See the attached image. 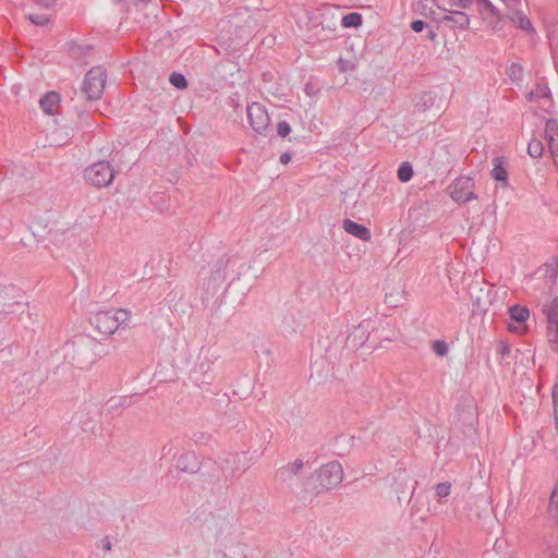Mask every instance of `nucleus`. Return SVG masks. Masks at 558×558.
Returning <instances> with one entry per match:
<instances>
[{"label":"nucleus","mask_w":558,"mask_h":558,"mask_svg":"<svg viewBox=\"0 0 558 558\" xmlns=\"http://www.w3.org/2000/svg\"><path fill=\"white\" fill-rule=\"evenodd\" d=\"M434 0H421L418 2V10L425 17L432 19L433 21L439 23V17H441V14L434 10Z\"/></svg>","instance_id":"4be33fe9"},{"label":"nucleus","mask_w":558,"mask_h":558,"mask_svg":"<svg viewBox=\"0 0 558 558\" xmlns=\"http://www.w3.org/2000/svg\"><path fill=\"white\" fill-rule=\"evenodd\" d=\"M318 352H324V357L330 363L340 359L347 350L345 337L337 330H331L326 337H320L315 345Z\"/></svg>","instance_id":"20e7f679"},{"label":"nucleus","mask_w":558,"mask_h":558,"mask_svg":"<svg viewBox=\"0 0 558 558\" xmlns=\"http://www.w3.org/2000/svg\"><path fill=\"white\" fill-rule=\"evenodd\" d=\"M133 404L132 396H120L110 398L105 404L107 415L117 416L121 414L122 409Z\"/></svg>","instance_id":"2eb2a0df"},{"label":"nucleus","mask_w":558,"mask_h":558,"mask_svg":"<svg viewBox=\"0 0 558 558\" xmlns=\"http://www.w3.org/2000/svg\"><path fill=\"white\" fill-rule=\"evenodd\" d=\"M472 0H450V3L462 9H466L472 4Z\"/></svg>","instance_id":"c03bdc74"},{"label":"nucleus","mask_w":558,"mask_h":558,"mask_svg":"<svg viewBox=\"0 0 558 558\" xmlns=\"http://www.w3.org/2000/svg\"><path fill=\"white\" fill-rule=\"evenodd\" d=\"M27 19L37 26H45L50 21L49 16L46 14H28Z\"/></svg>","instance_id":"2f4dec72"},{"label":"nucleus","mask_w":558,"mask_h":558,"mask_svg":"<svg viewBox=\"0 0 558 558\" xmlns=\"http://www.w3.org/2000/svg\"><path fill=\"white\" fill-rule=\"evenodd\" d=\"M481 7V12H488L492 16L497 17V23L501 20L499 10L489 0H476Z\"/></svg>","instance_id":"cd10ccee"},{"label":"nucleus","mask_w":558,"mask_h":558,"mask_svg":"<svg viewBox=\"0 0 558 558\" xmlns=\"http://www.w3.org/2000/svg\"><path fill=\"white\" fill-rule=\"evenodd\" d=\"M509 316L512 322L525 328V323L530 317V311L525 306L514 304L509 308Z\"/></svg>","instance_id":"412c9836"},{"label":"nucleus","mask_w":558,"mask_h":558,"mask_svg":"<svg viewBox=\"0 0 558 558\" xmlns=\"http://www.w3.org/2000/svg\"><path fill=\"white\" fill-rule=\"evenodd\" d=\"M60 102V95L57 92H48L44 95L39 101L40 108L45 113L49 116H53L56 112V108Z\"/></svg>","instance_id":"6ab92c4d"},{"label":"nucleus","mask_w":558,"mask_h":558,"mask_svg":"<svg viewBox=\"0 0 558 558\" xmlns=\"http://www.w3.org/2000/svg\"><path fill=\"white\" fill-rule=\"evenodd\" d=\"M551 397L554 403V414H558V385L554 386Z\"/></svg>","instance_id":"37998d69"},{"label":"nucleus","mask_w":558,"mask_h":558,"mask_svg":"<svg viewBox=\"0 0 558 558\" xmlns=\"http://www.w3.org/2000/svg\"><path fill=\"white\" fill-rule=\"evenodd\" d=\"M130 315L131 313L124 308L99 311L89 317V323L99 333L110 336L129 320Z\"/></svg>","instance_id":"7ed1b4c3"},{"label":"nucleus","mask_w":558,"mask_h":558,"mask_svg":"<svg viewBox=\"0 0 558 558\" xmlns=\"http://www.w3.org/2000/svg\"><path fill=\"white\" fill-rule=\"evenodd\" d=\"M347 64H348V61H345L344 59L340 58V59L338 60L339 70H340L341 72H345V71H347V69H348V68H347Z\"/></svg>","instance_id":"8fccbe9b"},{"label":"nucleus","mask_w":558,"mask_h":558,"mask_svg":"<svg viewBox=\"0 0 558 558\" xmlns=\"http://www.w3.org/2000/svg\"><path fill=\"white\" fill-rule=\"evenodd\" d=\"M36 4L49 9L54 5L56 0H33Z\"/></svg>","instance_id":"de8ad7c7"},{"label":"nucleus","mask_w":558,"mask_h":558,"mask_svg":"<svg viewBox=\"0 0 558 558\" xmlns=\"http://www.w3.org/2000/svg\"><path fill=\"white\" fill-rule=\"evenodd\" d=\"M304 462L302 459H296L292 463H288L276 471L275 478L281 484H286L291 490L292 481L294 476H298L300 471L303 469Z\"/></svg>","instance_id":"9b49d317"},{"label":"nucleus","mask_w":558,"mask_h":558,"mask_svg":"<svg viewBox=\"0 0 558 558\" xmlns=\"http://www.w3.org/2000/svg\"><path fill=\"white\" fill-rule=\"evenodd\" d=\"M106 84V70L101 66L92 68L85 75L81 92L87 100L101 97Z\"/></svg>","instance_id":"39448f33"},{"label":"nucleus","mask_w":558,"mask_h":558,"mask_svg":"<svg viewBox=\"0 0 558 558\" xmlns=\"http://www.w3.org/2000/svg\"><path fill=\"white\" fill-rule=\"evenodd\" d=\"M222 304V300H216L214 303L215 308L211 311V316L216 317L218 320L221 318V315L219 314V308Z\"/></svg>","instance_id":"a18cd8bd"},{"label":"nucleus","mask_w":558,"mask_h":558,"mask_svg":"<svg viewBox=\"0 0 558 558\" xmlns=\"http://www.w3.org/2000/svg\"><path fill=\"white\" fill-rule=\"evenodd\" d=\"M114 3H121L123 0H112Z\"/></svg>","instance_id":"0e129e2a"},{"label":"nucleus","mask_w":558,"mask_h":558,"mask_svg":"<svg viewBox=\"0 0 558 558\" xmlns=\"http://www.w3.org/2000/svg\"><path fill=\"white\" fill-rule=\"evenodd\" d=\"M535 95L539 98H550L551 92H550L549 87L547 86V84L538 83L535 86Z\"/></svg>","instance_id":"72a5a7b5"},{"label":"nucleus","mask_w":558,"mask_h":558,"mask_svg":"<svg viewBox=\"0 0 558 558\" xmlns=\"http://www.w3.org/2000/svg\"><path fill=\"white\" fill-rule=\"evenodd\" d=\"M175 453H177V451H175L173 445L171 444V441L165 444L161 448V459L166 458L168 456H171V454L175 456Z\"/></svg>","instance_id":"58836bf2"},{"label":"nucleus","mask_w":558,"mask_h":558,"mask_svg":"<svg viewBox=\"0 0 558 558\" xmlns=\"http://www.w3.org/2000/svg\"><path fill=\"white\" fill-rule=\"evenodd\" d=\"M433 351L438 356H445L448 353V344L444 340H436L433 343Z\"/></svg>","instance_id":"473e14b6"},{"label":"nucleus","mask_w":558,"mask_h":558,"mask_svg":"<svg viewBox=\"0 0 558 558\" xmlns=\"http://www.w3.org/2000/svg\"><path fill=\"white\" fill-rule=\"evenodd\" d=\"M545 137L548 143L550 154L558 157V121L548 119L545 124Z\"/></svg>","instance_id":"dca6fc26"},{"label":"nucleus","mask_w":558,"mask_h":558,"mask_svg":"<svg viewBox=\"0 0 558 558\" xmlns=\"http://www.w3.org/2000/svg\"><path fill=\"white\" fill-rule=\"evenodd\" d=\"M398 478L407 480L408 482L411 483V485L409 487V489H410V497H411L413 495L414 489H415L414 485L416 484V482L412 481L405 473H401V472L399 473Z\"/></svg>","instance_id":"49530a36"},{"label":"nucleus","mask_w":558,"mask_h":558,"mask_svg":"<svg viewBox=\"0 0 558 558\" xmlns=\"http://www.w3.org/2000/svg\"><path fill=\"white\" fill-rule=\"evenodd\" d=\"M421 100L423 101L422 106L424 110H426L434 105L435 96L432 93H425Z\"/></svg>","instance_id":"4c0bfd02"},{"label":"nucleus","mask_w":558,"mask_h":558,"mask_svg":"<svg viewBox=\"0 0 558 558\" xmlns=\"http://www.w3.org/2000/svg\"><path fill=\"white\" fill-rule=\"evenodd\" d=\"M397 495H398V500L401 501L403 498H405V490L402 489V490H399L398 487L395 488Z\"/></svg>","instance_id":"6e6d98bb"},{"label":"nucleus","mask_w":558,"mask_h":558,"mask_svg":"<svg viewBox=\"0 0 558 558\" xmlns=\"http://www.w3.org/2000/svg\"><path fill=\"white\" fill-rule=\"evenodd\" d=\"M114 173L109 161L100 160L86 168L84 177L92 185L104 187L112 183Z\"/></svg>","instance_id":"423d86ee"},{"label":"nucleus","mask_w":558,"mask_h":558,"mask_svg":"<svg viewBox=\"0 0 558 558\" xmlns=\"http://www.w3.org/2000/svg\"><path fill=\"white\" fill-rule=\"evenodd\" d=\"M426 26V23L422 20H415L411 23V28L415 33H421Z\"/></svg>","instance_id":"ea45409f"},{"label":"nucleus","mask_w":558,"mask_h":558,"mask_svg":"<svg viewBox=\"0 0 558 558\" xmlns=\"http://www.w3.org/2000/svg\"><path fill=\"white\" fill-rule=\"evenodd\" d=\"M28 380V376L26 374H24L21 378V383L23 381H27Z\"/></svg>","instance_id":"052dcab7"},{"label":"nucleus","mask_w":558,"mask_h":558,"mask_svg":"<svg viewBox=\"0 0 558 558\" xmlns=\"http://www.w3.org/2000/svg\"><path fill=\"white\" fill-rule=\"evenodd\" d=\"M282 328L287 331L295 332L302 325L301 314L296 310H289L282 317Z\"/></svg>","instance_id":"aec40b11"},{"label":"nucleus","mask_w":558,"mask_h":558,"mask_svg":"<svg viewBox=\"0 0 558 558\" xmlns=\"http://www.w3.org/2000/svg\"><path fill=\"white\" fill-rule=\"evenodd\" d=\"M476 198H477V195L474 194L471 190H469L465 192V195L463 197V203H466L469 201L476 199Z\"/></svg>","instance_id":"09e8293b"},{"label":"nucleus","mask_w":558,"mask_h":558,"mask_svg":"<svg viewBox=\"0 0 558 558\" xmlns=\"http://www.w3.org/2000/svg\"><path fill=\"white\" fill-rule=\"evenodd\" d=\"M238 460V456L236 454H232V453H228L222 460H221V463H220V468L222 470V472L226 474V478H233L235 476V470L233 468V465H230V464H235Z\"/></svg>","instance_id":"b1692460"},{"label":"nucleus","mask_w":558,"mask_h":558,"mask_svg":"<svg viewBox=\"0 0 558 558\" xmlns=\"http://www.w3.org/2000/svg\"><path fill=\"white\" fill-rule=\"evenodd\" d=\"M342 227L347 233H349L360 240L369 241L372 238L371 231L367 227H365L364 225L357 223L351 219H344Z\"/></svg>","instance_id":"f3484780"},{"label":"nucleus","mask_w":558,"mask_h":558,"mask_svg":"<svg viewBox=\"0 0 558 558\" xmlns=\"http://www.w3.org/2000/svg\"><path fill=\"white\" fill-rule=\"evenodd\" d=\"M305 90H306V93H307V94H310L311 88H310V86H308V85L305 87Z\"/></svg>","instance_id":"680f3d73"},{"label":"nucleus","mask_w":558,"mask_h":558,"mask_svg":"<svg viewBox=\"0 0 558 558\" xmlns=\"http://www.w3.org/2000/svg\"><path fill=\"white\" fill-rule=\"evenodd\" d=\"M451 489V484L449 482L439 483L436 485V495L439 498H444L449 496Z\"/></svg>","instance_id":"f704fd0d"},{"label":"nucleus","mask_w":558,"mask_h":558,"mask_svg":"<svg viewBox=\"0 0 558 558\" xmlns=\"http://www.w3.org/2000/svg\"><path fill=\"white\" fill-rule=\"evenodd\" d=\"M8 288H4L2 290H0V301L2 302H7V299H8Z\"/></svg>","instance_id":"864d4df0"},{"label":"nucleus","mask_w":558,"mask_h":558,"mask_svg":"<svg viewBox=\"0 0 558 558\" xmlns=\"http://www.w3.org/2000/svg\"><path fill=\"white\" fill-rule=\"evenodd\" d=\"M214 378L215 376L213 374V363L207 359L202 360L194 368V381L198 386L209 385Z\"/></svg>","instance_id":"f8f14e48"},{"label":"nucleus","mask_w":558,"mask_h":558,"mask_svg":"<svg viewBox=\"0 0 558 558\" xmlns=\"http://www.w3.org/2000/svg\"><path fill=\"white\" fill-rule=\"evenodd\" d=\"M473 186V182L469 177H460L453 181V183L449 186L450 189V197L460 204H463V197L465 192L471 190Z\"/></svg>","instance_id":"4468645a"},{"label":"nucleus","mask_w":558,"mask_h":558,"mask_svg":"<svg viewBox=\"0 0 558 558\" xmlns=\"http://www.w3.org/2000/svg\"><path fill=\"white\" fill-rule=\"evenodd\" d=\"M291 132V126L287 121H280L277 125V134L278 136L284 138Z\"/></svg>","instance_id":"e433bc0d"},{"label":"nucleus","mask_w":558,"mask_h":558,"mask_svg":"<svg viewBox=\"0 0 558 558\" xmlns=\"http://www.w3.org/2000/svg\"><path fill=\"white\" fill-rule=\"evenodd\" d=\"M509 19L522 31L533 32L534 28L532 23L527 16L521 10L513 11L512 15Z\"/></svg>","instance_id":"5701e85b"},{"label":"nucleus","mask_w":558,"mask_h":558,"mask_svg":"<svg viewBox=\"0 0 558 558\" xmlns=\"http://www.w3.org/2000/svg\"><path fill=\"white\" fill-rule=\"evenodd\" d=\"M363 23V16L361 13L351 12L342 16L341 25L345 28H357Z\"/></svg>","instance_id":"393cba45"},{"label":"nucleus","mask_w":558,"mask_h":558,"mask_svg":"<svg viewBox=\"0 0 558 558\" xmlns=\"http://www.w3.org/2000/svg\"><path fill=\"white\" fill-rule=\"evenodd\" d=\"M169 81L178 89H185L187 87V80L181 73L172 72L170 74Z\"/></svg>","instance_id":"7c9ffc66"},{"label":"nucleus","mask_w":558,"mask_h":558,"mask_svg":"<svg viewBox=\"0 0 558 558\" xmlns=\"http://www.w3.org/2000/svg\"><path fill=\"white\" fill-rule=\"evenodd\" d=\"M231 263L226 256L220 257L211 269L208 282L206 283V294H213L227 279V267Z\"/></svg>","instance_id":"6e6552de"},{"label":"nucleus","mask_w":558,"mask_h":558,"mask_svg":"<svg viewBox=\"0 0 558 558\" xmlns=\"http://www.w3.org/2000/svg\"><path fill=\"white\" fill-rule=\"evenodd\" d=\"M437 34L435 31L433 29H428V33H427V38L430 39V40H434L436 38Z\"/></svg>","instance_id":"4d7b16f0"},{"label":"nucleus","mask_w":558,"mask_h":558,"mask_svg":"<svg viewBox=\"0 0 558 558\" xmlns=\"http://www.w3.org/2000/svg\"><path fill=\"white\" fill-rule=\"evenodd\" d=\"M342 480L343 469L341 463L331 461L304 480L296 495L301 500L312 502L314 497L337 487Z\"/></svg>","instance_id":"f257e3e1"},{"label":"nucleus","mask_w":558,"mask_h":558,"mask_svg":"<svg viewBox=\"0 0 558 558\" xmlns=\"http://www.w3.org/2000/svg\"><path fill=\"white\" fill-rule=\"evenodd\" d=\"M544 145L539 140L532 138L527 145V153L532 158H538L543 155Z\"/></svg>","instance_id":"c85d7f7f"},{"label":"nucleus","mask_w":558,"mask_h":558,"mask_svg":"<svg viewBox=\"0 0 558 558\" xmlns=\"http://www.w3.org/2000/svg\"><path fill=\"white\" fill-rule=\"evenodd\" d=\"M305 90H306V93H307V94H310L311 88H310V86H308V85L305 87Z\"/></svg>","instance_id":"e2e57ef3"},{"label":"nucleus","mask_w":558,"mask_h":558,"mask_svg":"<svg viewBox=\"0 0 558 558\" xmlns=\"http://www.w3.org/2000/svg\"><path fill=\"white\" fill-rule=\"evenodd\" d=\"M523 72V66L520 63L512 62L507 71V74L512 82H517L522 80Z\"/></svg>","instance_id":"c756f323"},{"label":"nucleus","mask_w":558,"mask_h":558,"mask_svg":"<svg viewBox=\"0 0 558 558\" xmlns=\"http://www.w3.org/2000/svg\"><path fill=\"white\" fill-rule=\"evenodd\" d=\"M439 23L450 28L458 27L460 29H466L470 24L468 14L462 11H449V14H444L439 17Z\"/></svg>","instance_id":"ddd939ff"},{"label":"nucleus","mask_w":558,"mask_h":558,"mask_svg":"<svg viewBox=\"0 0 558 558\" xmlns=\"http://www.w3.org/2000/svg\"><path fill=\"white\" fill-rule=\"evenodd\" d=\"M468 432H469V433H471V434H474V433H475V430H474V428H473L472 423H470V424L468 425Z\"/></svg>","instance_id":"bf43d9fd"},{"label":"nucleus","mask_w":558,"mask_h":558,"mask_svg":"<svg viewBox=\"0 0 558 558\" xmlns=\"http://www.w3.org/2000/svg\"><path fill=\"white\" fill-rule=\"evenodd\" d=\"M546 276L556 279L558 275V258H555L551 263L546 264Z\"/></svg>","instance_id":"c9c22d12"},{"label":"nucleus","mask_w":558,"mask_h":558,"mask_svg":"<svg viewBox=\"0 0 558 558\" xmlns=\"http://www.w3.org/2000/svg\"><path fill=\"white\" fill-rule=\"evenodd\" d=\"M262 437H263L264 439H267V442H269V441H270V439H271V437H272V434H271L270 429H266V430H264V432L262 433Z\"/></svg>","instance_id":"5fc2aeb1"},{"label":"nucleus","mask_w":558,"mask_h":558,"mask_svg":"<svg viewBox=\"0 0 558 558\" xmlns=\"http://www.w3.org/2000/svg\"><path fill=\"white\" fill-rule=\"evenodd\" d=\"M61 350L64 362L77 368H86L95 362L93 342L86 337L78 336L66 341Z\"/></svg>","instance_id":"f03ea898"},{"label":"nucleus","mask_w":558,"mask_h":558,"mask_svg":"<svg viewBox=\"0 0 558 558\" xmlns=\"http://www.w3.org/2000/svg\"><path fill=\"white\" fill-rule=\"evenodd\" d=\"M101 542H102V548L105 550H111L112 545H111V542H110V539L108 537L102 538Z\"/></svg>","instance_id":"3c124183"},{"label":"nucleus","mask_w":558,"mask_h":558,"mask_svg":"<svg viewBox=\"0 0 558 558\" xmlns=\"http://www.w3.org/2000/svg\"><path fill=\"white\" fill-rule=\"evenodd\" d=\"M246 112L252 129L260 135H266L269 129L270 118L265 107L259 102H253L247 106Z\"/></svg>","instance_id":"0eeeda50"},{"label":"nucleus","mask_w":558,"mask_h":558,"mask_svg":"<svg viewBox=\"0 0 558 558\" xmlns=\"http://www.w3.org/2000/svg\"><path fill=\"white\" fill-rule=\"evenodd\" d=\"M25 304L14 301L12 303L0 301V316H7L9 314H15L17 312H23ZM2 317H0V320Z\"/></svg>","instance_id":"a878e982"},{"label":"nucleus","mask_w":558,"mask_h":558,"mask_svg":"<svg viewBox=\"0 0 558 558\" xmlns=\"http://www.w3.org/2000/svg\"><path fill=\"white\" fill-rule=\"evenodd\" d=\"M290 160H291V155L289 153L286 151V153L281 154L280 161L283 165H287Z\"/></svg>","instance_id":"603ef678"},{"label":"nucleus","mask_w":558,"mask_h":558,"mask_svg":"<svg viewBox=\"0 0 558 558\" xmlns=\"http://www.w3.org/2000/svg\"><path fill=\"white\" fill-rule=\"evenodd\" d=\"M208 476H210V477H215V476H216V474H214V473H209V474H208Z\"/></svg>","instance_id":"69168bd1"},{"label":"nucleus","mask_w":558,"mask_h":558,"mask_svg":"<svg viewBox=\"0 0 558 558\" xmlns=\"http://www.w3.org/2000/svg\"><path fill=\"white\" fill-rule=\"evenodd\" d=\"M549 502L551 506H555L556 508H558V478H557L556 485L554 487V490L550 495Z\"/></svg>","instance_id":"79ce46f5"},{"label":"nucleus","mask_w":558,"mask_h":558,"mask_svg":"<svg viewBox=\"0 0 558 558\" xmlns=\"http://www.w3.org/2000/svg\"><path fill=\"white\" fill-rule=\"evenodd\" d=\"M497 353L500 354L502 357L508 355L510 353L509 344L504 341H500L498 344Z\"/></svg>","instance_id":"a19ab883"},{"label":"nucleus","mask_w":558,"mask_h":558,"mask_svg":"<svg viewBox=\"0 0 558 558\" xmlns=\"http://www.w3.org/2000/svg\"><path fill=\"white\" fill-rule=\"evenodd\" d=\"M371 322L363 320L353 330L345 336L347 350L353 352L361 348L369 336Z\"/></svg>","instance_id":"9d476101"},{"label":"nucleus","mask_w":558,"mask_h":558,"mask_svg":"<svg viewBox=\"0 0 558 558\" xmlns=\"http://www.w3.org/2000/svg\"><path fill=\"white\" fill-rule=\"evenodd\" d=\"M397 174H398V179L401 182H403V183L409 182L412 179V177H413L412 165L410 162H408V161L402 162L399 166Z\"/></svg>","instance_id":"bb28decb"},{"label":"nucleus","mask_w":558,"mask_h":558,"mask_svg":"<svg viewBox=\"0 0 558 558\" xmlns=\"http://www.w3.org/2000/svg\"><path fill=\"white\" fill-rule=\"evenodd\" d=\"M527 98L529 100H533L534 98H538L536 95H535V89L531 90L527 95Z\"/></svg>","instance_id":"13d9d810"},{"label":"nucleus","mask_w":558,"mask_h":558,"mask_svg":"<svg viewBox=\"0 0 558 558\" xmlns=\"http://www.w3.org/2000/svg\"><path fill=\"white\" fill-rule=\"evenodd\" d=\"M505 157L497 156L493 158V170L490 171L492 178L495 181L502 182L504 185H508V171L505 167Z\"/></svg>","instance_id":"a211bd4d"},{"label":"nucleus","mask_w":558,"mask_h":558,"mask_svg":"<svg viewBox=\"0 0 558 558\" xmlns=\"http://www.w3.org/2000/svg\"><path fill=\"white\" fill-rule=\"evenodd\" d=\"M207 463L213 465L215 464L210 459L202 462L194 451H187L178 458L175 468L182 473L197 474L201 473L202 466Z\"/></svg>","instance_id":"1a4fd4ad"}]
</instances>
